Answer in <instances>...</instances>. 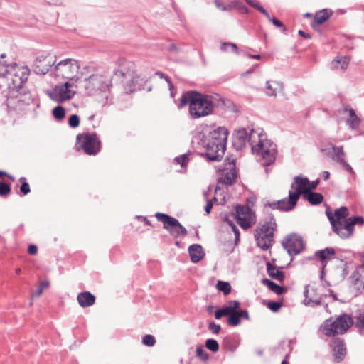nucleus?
<instances>
[{"label":"nucleus","mask_w":364,"mask_h":364,"mask_svg":"<svg viewBox=\"0 0 364 364\" xmlns=\"http://www.w3.org/2000/svg\"><path fill=\"white\" fill-rule=\"evenodd\" d=\"M201 144L205 148V154L210 161H220L223 157L225 149H221L218 144L205 139H201Z\"/></svg>","instance_id":"obj_15"},{"label":"nucleus","mask_w":364,"mask_h":364,"mask_svg":"<svg viewBox=\"0 0 364 364\" xmlns=\"http://www.w3.org/2000/svg\"><path fill=\"white\" fill-rule=\"evenodd\" d=\"M56 57L51 55L41 56L36 59L34 64V71L36 74L45 75L53 66L56 65Z\"/></svg>","instance_id":"obj_14"},{"label":"nucleus","mask_w":364,"mask_h":364,"mask_svg":"<svg viewBox=\"0 0 364 364\" xmlns=\"http://www.w3.org/2000/svg\"><path fill=\"white\" fill-rule=\"evenodd\" d=\"M355 326L361 333L364 332V312L356 316Z\"/></svg>","instance_id":"obj_44"},{"label":"nucleus","mask_w":364,"mask_h":364,"mask_svg":"<svg viewBox=\"0 0 364 364\" xmlns=\"http://www.w3.org/2000/svg\"><path fill=\"white\" fill-rule=\"evenodd\" d=\"M330 15L328 14L326 9H323L321 11L316 14L314 16V21L317 24H322L324 23L328 18Z\"/></svg>","instance_id":"obj_36"},{"label":"nucleus","mask_w":364,"mask_h":364,"mask_svg":"<svg viewBox=\"0 0 364 364\" xmlns=\"http://www.w3.org/2000/svg\"><path fill=\"white\" fill-rule=\"evenodd\" d=\"M226 161H228L226 163V166H228L226 168V169L228 171H225L223 176L220 178L219 183L230 186L232 185L237 178V173L235 170V160L228 159H226Z\"/></svg>","instance_id":"obj_20"},{"label":"nucleus","mask_w":364,"mask_h":364,"mask_svg":"<svg viewBox=\"0 0 364 364\" xmlns=\"http://www.w3.org/2000/svg\"><path fill=\"white\" fill-rule=\"evenodd\" d=\"M252 152L261 156L264 160V165L269 166L272 164L276 159L277 148L276 145L268 141L264 142L262 137L259 138L258 143L252 145Z\"/></svg>","instance_id":"obj_8"},{"label":"nucleus","mask_w":364,"mask_h":364,"mask_svg":"<svg viewBox=\"0 0 364 364\" xmlns=\"http://www.w3.org/2000/svg\"><path fill=\"white\" fill-rule=\"evenodd\" d=\"M11 192V187L9 184L5 183L4 181L0 182V196H6Z\"/></svg>","instance_id":"obj_47"},{"label":"nucleus","mask_w":364,"mask_h":364,"mask_svg":"<svg viewBox=\"0 0 364 364\" xmlns=\"http://www.w3.org/2000/svg\"><path fill=\"white\" fill-rule=\"evenodd\" d=\"M226 221L228 222L229 225L231 227L232 230L235 234V242L237 243L240 239V230L237 228V227L236 226V225H235L232 220H230L228 218H226Z\"/></svg>","instance_id":"obj_52"},{"label":"nucleus","mask_w":364,"mask_h":364,"mask_svg":"<svg viewBox=\"0 0 364 364\" xmlns=\"http://www.w3.org/2000/svg\"><path fill=\"white\" fill-rule=\"evenodd\" d=\"M236 210V218L242 217H246L248 215L251 210L249 207L243 206V205H237L235 208Z\"/></svg>","instance_id":"obj_41"},{"label":"nucleus","mask_w":364,"mask_h":364,"mask_svg":"<svg viewBox=\"0 0 364 364\" xmlns=\"http://www.w3.org/2000/svg\"><path fill=\"white\" fill-rule=\"evenodd\" d=\"M277 228V223L273 215L260 223V226L255 230V237L257 245L262 250H267L272 245L274 232Z\"/></svg>","instance_id":"obj_2"},{"label":"nucleus","mask_w":364,"mask_h":364,"mask_svg":"<svg viewBox=\"0 0 364 364\" xmlns=\"http://www.w3.org/2000/svg\"><path fill=\"white\" fill-rule=\"evenodd\" d=\"M333 146H335L332 144H329L327 147L322 148L321 149L323 155L326 157H328L333 159V156L334 155V152L333 150Z\"/></svg>","instance_id":"obj_50"},{"label":"nucleus","mask_w":364,"mask_h":364,"mask_svg":"<svg viewBox=\"0 0 364 364\" xmlns=\"http://www.w3.org/2000/svg\"><path fill=\"white\" fill-rule=\"evenodd\" d=\"M262 284L266 285L271 291L276 293L278 295L284 294L286 289L271 281L269 279H263L262 281Z\"/></svg>","instance_id":"obj_32"},{"label":"nucleus","mask_w":364,"mask_h":364,"mask_svg":"<svg viewBox=\"0 0 364 364\" xmlns=\"http://www.w3.org/2000/svg\"><path fill=\"white\" fill-rule=\"evenodd\" d=\"M217 289L222 291L225 295H228L231 291V286L229 282H223V281H218L216 284Z\"/></svg>","instance_id":"obj_37"},{"label":"nucleus","mask_w":364,"mask_h":364,"mask_svg":"<svg viewBox=\"0 0 364 364\" xmlns=\"http://www.w3.org/2000/svg\"><path fill=\"white\" fill-rule=\"evenodd\" d=\"M245 1L248 4H250L251 6H252L253 8L256 9L257 10H258L259 12H261L264 16H268L267 11L263 6H260L259 4H258L255 1H254V0H245Z\"/></svg>","instance_id":"obj_45"},{"label":"nucleus","mask_w":364,"mask_h":364,"mask_svg":"<svg viewBox=\"0 0 364 364\" xmlns=\"http://www.w3.org/2000/svg\"><path fill=\"white\" fill-rule=\"evenodd\" d=\"M264 208H269L272 210H280V205L279 200L276 201H267L264 203Z\"/></svg>","instance_id":"obj_54"},{"label":"nucleus","mask_w":364,"mask_h":364,"mask_svg":"<svg viewBox=\"0 0 364 364\" xmlns=\"http://www.w3.org/2000/svg\"><path fill=\"white\" fill-rule=\"evenodd\" d=\"M20 190L23 195L28 194L31 191L29 184L26 182H23L20 187Z\"/></svg>","instance_id":"obj_59"},{"label":"nucleus","mask_w":364,"mask_h":364,"mask_svg":"<svg viewBox=\"0 0 364 364\" xmlns=\"http://www.w3.org/2000/svg\"><path fill=\"white\" fill-rule=\"evenodd\" d=\"M142 343L145 346H153L156 343V340L154 336L150 334H147L143 337Z\"/></svg>","instance_id":"obj_51"},{"label":"nucleus","mask_w":364,"mask_h":364,"mask_svg":"<svg viewBox=\"0 0 364 364\" xmlns=\"http://www.w3.org/2000/svg\"><path fill=\"white\" fill-rule=\"evenodd\" d=\"M267 270L269 276L272 279L279 282L284 280L285 277L284 272L278 269L277 267L272 264L269 262L267 263Z\"/></svg>","instance_id":"obj_29"},{"label":"nucleus","mask_w":364,"mask_h":364,"mask_svg":"<svg viewBox=\"0 0 364 364\" xmlns=\"http://www.w3.org/2000/svg\"><path fill=\"white\" fill-rule=\"evenodd\" d=\"M256 137L260 138L262 136L254 129H251L248 133L246 129L240 128L233 134L232 146L237 151L242 150L247 143L252 147V145H255Z\"/></svg>","instance_id":"obj_9"},{"label":"nucleus","mask_w":364,"mask_h":364,"mask_svg":"<svg viewBox=\"0 0 364 364\" xmlns=\"http://www.w3.org/2000/svg\"><path fill=\"white\" fill-rule=\"evenodd\" d=\"M228 131L224 127H219L217 129L210 131L208 135L203 136V139L218 144L220 149H226Z\"/></svg>","instance_id":"obj_13"},{"label":"nucleus","mask_w":364,"mask_h":364,"mask_svg":"<svg viewBox=\"0 0 364 364\" xmlns=\"http://www.w3.org/2000/svg\"><path fill=\"white\" fill-rule=\"evenodd\" d=\"M350 282L357 289H364V265L358 267L350 277Z\"/></svg>","instance_id":"obj_24"},{"label":"nucleus","mask_w":364,"mask_h":364,"mask_svg":"<svg viewBox=\"0 0 364 364\" xmlns=\"http://www.w3.org/2000/svg\"><path fill=\"white\" fill-rule=\"evenodd\" d=\"M80 64L73 58L60 60L55 65V75L68 81L77 82L80 80Z\"/></svg>","instance_id":"obj_4"},{"label":"nucleus","mask_w":364,"mask_h":364,"mask_svg":"<svg viewBox=\"0 0 364 364\" xmlns=\"http://www.w3.org/2000/svg\"><path fill=\"white\" fill-rule=\"evenodd\" d=\"M240 302L237 301H230L224 307L228 310V314L233 311H237L240 307Z\"/></svg>","instance_id":"obj_46"},{"label":"nucleus","mask_w":364,"mask_h":364,"mask_svg":"<svg viewBox=\"0 0 364 364\" xmlns=\"http://www.w3.org/2000/svg\"><path fill=\"white\" fill-rule=\"evenodd\" d=\"M304 295L305 297L304 304L306 306H319L321 303V297L316 294V291L313 288L310 289L308 286L306 287Z\"/></svg>","instance_id":"obj_22"},{"label":"nucleus","mask_w":364,"mask_h":364,"mask_svg":"<svg viewBox=\"0 0 364 364\" xmlns=\"http://www.w3.org/2000/svg\"><path fill=\"white\" fill-rule=\"evenodd\" d=\"M227 314H228V310L223 306L215 311V318L220 319L223 316H227Z\"/></svg>","instance_id":"obj_56"},{"label":"nucleus","mask_w":364,"mask_h":364,"mask_svg":"<svg viewBox=\"0 0 364 364\" xmlns=\"http://www.w3.org/2000/svg\"><path fill=\"white\" fill-rule=\"evenodd\" d=\"M77 299L80 306L84 308L92 306L95 301V296L89 291L80 293Z\"/></svg>","instance_id":"obj_27"},{"label":"nucleus","mask_w":364,"mask_h":364,"mask_svg":"<svg viewBox=\"0 0 364 364\" xmlns=\"http://www.w3.org/2000/svg\"><path fill=\"white\" fill-rule=\"evenodd\" d=\"M196 353V356L203 361H205L209 358L208 353L205 350L202 346H197Z\"/></svg>","instance_id":"obj_42"},{"label":"nucleus","mask_w":364,"mask_h":364,"mask_svg":"<svg viewBox=\"0 0 364 364\" xmlns=\"http://www.w3.org/2000/svg\"><path fill=\"white\" fill-rule=\"evenodd\" d=\"M155 75L159 76L160 78L164 79L167 82L168 85V88L171 91L173 89V85L171 82V80L168 76L166 75L165 74L159 71L156 72Z\"/></svg>","instance_id":"obj_55"},{"label":"nucleus","mask_w":364,"mask_h":364,"mask_svg":"<svg viewBox=\"0 0 364 364\" xmlns=\"http://www.w3.org/2000/svg\"><path fill=\"white\" fill-rule=\"evenodd\" d=\"M80 87L90 95L96 94L98 92H105L112 87L110 75L105 72L103 74H94L88 78L80 82Z\"/></svg>","instance_id":"obj_3"},{"label":"nucleus","mask_w":364,"mask_h":364,"mask_svg":"<svg viewBox=\"0 0 364 364\" xmlns=\"http://www.w3.org/2000/svg\"><path fill=\"white\" fill-rule=\"evenodd\" d=\"M334 255L335 250L332 247H326L315 252V256L317 257L322 262L331 259Z\"/></svg>","instance_id":"obj_30"},{"label":"nucleus","mask_w":364,"mask_h":364,"mask_svg":"<svg viewBox=\"0 0 364 364\" xmlns=\"http://www.w3.org/2000/svg\"><path fill=\"white\" fill-rule=\"evenodd\" d=\"M188 154H183L175 158V161L177 164H180L181 167L186 166L188 163Z\"/></svg>","instance_id":"obj_49"},{"label":"nucleus","mask_w":364,"mask_h":364,"mask_svg":"<svg viewBox=\"0 0 364 364\" xmlns=\"http://www.w3.org/2000/svg\"><path fill=\"white\" fill-rule=\"evenodd\" d=\"M220 49L225 52H228L230 49L232 53L238 54L237 46L233 43H222L220 45Z\"/></svg>","instance_id":"obj_40"},{"label":"nucleus","mask_w":364,"mask_h":364,"mask_svg":"<svg viewBox=\"0 0 364 364\" xmlns=\"http://www.w3.org/2000/svg\"><path fill=\"white\" fill-rule=\"evenodd\" d=\"M338 274H340L342 279H344L349 273V267L347 262L343 260L339 262V264L336 266V269Z\"/></svg>","instance_id":"obj_35"},{"label":"nucleus","mask_w":364,"mask_h":364,"mask_svg":"<svg viewBox=\"0 0 364 364\" xmlns=\"http://www.w3.org/2000/svg\"><path fill=\"white\" fill-rule=\"evenodd\" d=\"M205 347L210 351L215 353L219 350V344L218 341L213 338H208L205 343Z\"/></svg>","instance_id":"obj_39"},{"label":"nucleus","mask_w":364,"mask_h":364,"mask_svg":"<svg viewBox=\"0 0 364 364\" xmlns=\"http://www.w3.org/2000/svg\"><path fill=\"white\" fill-rule=\"evenodd\" d=\"M343 112H346L348 114V117L346 119L347 124L352 129L358 128L360 125V121L358 116L355 114V111L353 109L344 108Z\"/></svg>","instance_id":"obj_28"},{"label":"nucleus","mask_w":364,"mask_h":364,"mask_svg":"<svg viewBox=\"0 0 364 364\" xmlns=\"http://www.w3.org/2000/svg\"><path fill=\"white\" fill-rule=\"evenodd\" d=\"M77 82L67 81L61 85H56L52 91L48 92V95L53 100L62 103L72 99L77 92Z\"/></svg>","instance_id":"obj_6"},{"label":"nucleus","mask_w":364,"mask_h":364,"mask_svg":"<svg viewBox=\"0 0 364 364\" xmlns=\"http://www.w3.org/2000/svg\"><path fill=\"white\" fill-rule=\"evenodd\" d=\"M208 329L214 334H218L221 328L220 326L214 322H210L208 324Z\"/></svg>","instance_id":"obj_58"},{"label":"nucleus","mask_w":364,"mask_h":364,"mask_svg":"<svg viewBox=\"0 0 364 364\" xmlns=\"http://www.w3.org/2000/svg\"><path fill=\"white\" fill-rule=\"evenodd\" d=\"M237 8L240 11L241 13L248 14V12H249L248 8L240 3H239Z\"/></svg>","instance_id":"obj_63"},{"label":"nucleus","mask_w":364,"mask_h":364,"mask_svg":"<svg viewBox=\"0 0 364 364\" xmlns=\"http://www.w3.org/2000/svg\"><path fill=\"white\" fill-rule=\"evenodd\" d=\"M283 90V83L279 81H267L265 93L270 97H276L277 92Z\"/></svg>","instance_id":"obj_26"},{"label":"nucleus","mask_w":364,"mask_h":364,"mask_svg":"<svg viewBox=\"0 0 364 364\" xmlns=\"http://www.w3.org/2000/svg\"><path fill=\"white\" fill-rule=\"evenodd\" d=\"M188 253L193 262L197 263L200 261L205 256L203 247L198 244H193L189 246Z\"/></svg>","instance_id":"obj_25"},{"label":"nucleus","mask_w":364,"mask_h":364,"mask_svg":"<svg viewBox=\"0 0 364 364\" xmlns=\"http://www.w3.org/2000/svg\"><path fill=\"white\" fill-rule=\"evenodd\" d=\"M28 75V70L26 68H23V72H22V76L20 77V80H21L20 85H21L23 82H24L25 81L27 80ZM18 87H21V85H19Z\"/></svg>","instance_id":"obj_60"},{"label":"nucleus","mask_w":364,"mask_h":364,"mask_svg":"<svg viewBox=\"0 0 364 364\" xmlns=\"http://www.w3.org/2000/svg\"><path fill=\"white\" fill-rule=\"evenodd\" d=\"M212 208H213V203H212V201L209 200H207V204H206V205L204 208L205 211L207 213H209L211 211Z\"/></svg>","instance_id":"obj_64"},{"label":"nucleus","mask_w":364,"mask_h":364,"mask_svg":"<svg viewBox=\"0 0 364 364\" xmlns=\"http://www.w3.org/2000/svg\"><path fill=\"white\" fill-rule=\"evenodd\" d=\"M215 6L220 10L223 11H228V8L225 7L226 6L223 5V4L219 0H215Z\"/></svg>","instance_id":"obj_61"},{"label":"nucleus","mask_w":364,"mask_h":364,"mask_svg":"<svg viewBox=\"0 0 364 364\" xmlns=\"http://www.w3.org/2000/svg\"><path fill=\"white\" fill-rule=\"evenodd\" d=\"M267 306L274 312L277 311L282 306V304L279 301H271L268 303Z\"/></svg>","instance_id":"obj_57"},{"label":"nucleus","mask_w":364,"mask_h":364,"mask_svg":"<svg viewBox=\"0 0 364 364\" xmlns=\"http://www.w3.org/2000/svg\"><path fill=\"white\" fill-rule=\"evenodd\" d=\"M228 324L230 326H237L240 323L242 318L248 320L250 318L249 314L247 310L241 309L237 311L231 312L227 314Z\"/></svg>","instance_id":"obj_23"},{"label":"nucleus","mask_w":364,"mask_h":364,"mask_svg":"<svg viewBox=\"0 0 364 364\" xmlns=\"http://www.w3.org/2000/svg\"><path fill=\"white\" fill-rule=\"evenodd\" d=\"M326 214L331 223L332 228L338 229V227H341V222L347 219L348 215V210L346 206H342L340 208L335 210L334 215L328 208L326 210Z\"/></svg>","instance_id":"obj_17"},{"label":"nucleus","mask_w":364,"mask_h":364,"mask_svg":"<svg viewBox=\"0 0 364 364\" xmlns=\"http://www.w3.org/2000/svg\"><path fill=\"white\" fill-rule=\"evenodd\" d=\"M318 183V179L311 182L307 178L296 176L294 178V182L291 184V188L296 189V188L299 187L301 190V196L304 193L311 192V190H314L317 187Z\"/></svg>","instance_id":"obj_18"},{"label":"nucleus","mask_w":364,"mask_h":364,"mask_svg":"<svg viewBox=\"0 0 364 364\" xmlns=\"http://www.w3.org/2000/svg\"><path fill=\"white\" fill-rule=\"evenodd\" d=\"M356 224L364 225V218L360 216L348 218L341 222V227H338V230L333 228V230L341 238H347L352 235L353 227Z\"/></svg>","instance_id":"obj_12"},{"label":"nucleus","mask_w":364,"mask_h":364,"mask_svg":"<svg viewBox=\"0 0 364 364\" xmlns=\"http://www.w3.org/2000/svg\"><path fill=\"white\" fill-rule=\"evenodd\" d=\"M349 61L350 58L347 56L338 58L332 61V66L334 69L344 70L347 68Z\"/></svg>","instance_id":"obj_33"},{"label":"nucleus","mask_w":364,"mask_h":364,"mask_svg":"<svg viewBox=\"0 0 364 364\" xmlns=\"http://www.w3.org/2000/svg\"><path fill=\"white\" fill-rule=\"evenodd\" d=\"M237 222L240 226L245 230H247L251 227V222L250 219L247 218V217L240 216V218H237Z\"/></svg>","instance_id":"obj_43"},{"label":"nucleus","mask_w":364,"mask_h":364,"mask_svg":"<svg viewBox=\"0 0 364 364\" xmlns=\"http://www.w3.org/2000/svg\"><path fill=\"white\" fill-rule=\"evenodd\" d=\"M304 199L307 200L311 205L320 204L323 200V196L321 193L316 192H306L302 193Z\"/></svg>","instance_id":"obj_31"},{"label":"nucleus","mask_w":364,"mask_h":364,"mask_svg":"<svg viewBox=\"0 0 364 364\" xmlns=\"http://www.w3.org/2000/svg\"><path fill=\"white\" fill-rule=\"evenodd\" d=\"M294 190V191H289V196L287 198L279 200L280 211L287 212L292 210L296 205V203L301 196V190L299 187Z\"/></svg>","instance_id":"obj_16"},{"label":"nucleus","mask_w":364,"mask_h":364,"mask_svg":"<svg viewBox=\"0 0 364 364\" xmlns=\"http://www.w3.org/2000/svg\"><path fill=\"white\" fill-rule=\"evenodd\" d=\"M80 117L78 115L74 114H72L68 119V124L72 128H75L79 126Z\"/></svg>","instance_id":"obj_53"},{"label":"nucleus","mask_w":364,"mask_h":364,"mask_svg":"<svg viewBox=\"0 0 364 364\" xmlns=\"http://www.w3.org/2000/svg\"><path fill=\"white\" fill-rule=\"evenodd\" d=\"M353 321L348 314L340 315L334 321L326 320L321 326L323 333L328 336H334L337 334H343L352 326Z\"/></svg>","instance_id":"obj_5"},{"label":"nucleus","mask_w":364,"mask_h":364,"mask_svg":"<svg viewBox=\"0 0 364 364\" xmlns=\"http://www.w3.org/2000/svg\"><path fill=\"white\" fill-rule=\"evenodd\" d=\"M283 247L291 256L301 253L305 248L303 238L298 234H290L282 241Z\"/></svg>","instance_id":"obj_11"},{"label":"nucleus","mask_w":364,"mask_h":364,"mask_svg":"<svg viewBox=\"0 0 364 364\" xmlns=\"http://www.w3.org/2000/svg\"><path fill=\"white\" fill-rule=\"evenodd\" d=\"M119 68L120 70L116 72V73L119 72L122 76H132V80L134 84H139V80L141 82H144L146 80L145 77L140 78V76H134V69L135 65L132 62H127L124 59H121L119 60Z\"/></svg>","instance_id":"obj_19"},{"label":"nucleus","mask_w":364,"mask_h":364,"mask_svg":"<svg viewBox=\"0 0 364 364\" xmlns=\"http://www.w3.org/2000/svg\"><path fill=\"white\" fill-rule=\"evenodd\" d=\"M267 18L272 22L276 27L281 28L283 32L286 31V27L277 18H272L270 16V15L268 14V16H265Z\"/></svg>","instance_id":"obj_48"},{"label":"nucleus","mask_w":364,"mask_h":364,"mask_svg":"<svg viewBox=\"0 0 364 364\" xmlns=\"http://www.w3.org/2000/svg\"><path fill=\"white\" fill-rule=\"evenodd\" d=\"M77 141H80V147L87 155H96L100 150V141L95 133L79 134Z\"/></svg>","instance_id":"obj_10"},{"label":"nucleus","mask_w":364,"mask_h":364,"mask_svg":"<svg viewBox=\"0 0 364 364\" xmlns=\"http://www.w3.org/2000/svg\"><path fill=\"white\" fill-rule=\"evenodd\" d=\"M333 150L334 152L333 160L341 164L343 166V168H345L347 171L353 174V169L344 159L346 154L343 151V146H333Z\"/></svg>","instance_id":"obj_21"},{"label":"nucleus","mask_w":364,"mask_h":364,"mask_svg":"<svg viewBox=\"0 0 364 364\" xmlns=\"http://www.w3.org/2000/svg\"><path fill=\"white\" fill-rule=\"evenodd\" d=\"M155 217L159 221L163 223L164 228L167 230L173 237H178L187 235L186 228L176 218L162 213H156Z\"/></svg>","instance_id":"obj_7"},{"label":"nucleus","mask_w":364,"mask_h":364,"mask_svg":"<svg viewBox=\"0 0 364 364\" xmlns=\"http://www.w3.org/2000/svg\"><path fill=\"white\" fill-rule=\"evenodd\" d=\"M223 102L218 95H208L196 90H188L180 98L181 107L189 105V114L193 119L212 114L214 109Z\"/></svg>","instance_id":"obj_1"},{"label":"nucleus","mask_w":364,"mask_h":364,"mask_svg":"<svg viewBox=\"0 0 364 364\" xmlns=\"http://www.w3.org/2000/svg\"><path fill=\"white\" fill-rule=\"evenodd\" d=\"M335 358L338 362L341 361L346 354V348L342 341H338L333 348Z\"/></svg>","instance_id":"obj_34"},{"label":"nucleus","mask_w":364,"mask_h":364,"mask_svg":"<svg viewBox=\"0 0 364 364\" xmlns=\"http://www.w3.org/2000/svg\"><path fill=\"white\" fill-rule=\"evenodd\" d=\"M38 248L35 245H30L28 248V252L30 255H36L37 253Z\"/></svg>","instance_id":"obj_62"},{"label":"nucleus","mask_w":364,"mask_h":364,"mask_svg":"<svg viewBox=\"0 0 364 364\" xmlns=\"http://www.w3.org/2000/svg\"><path fill=\"white\" fill-rule=\"evenodd\" d=\"M52 114L55 119L62 120L65 117V111L62 106L58 105L53 108Z\"/></svg>","instance_id":"obj_38"}]
</instances>
